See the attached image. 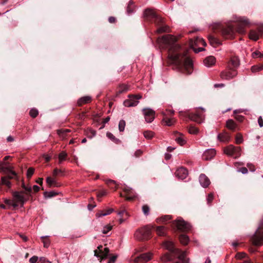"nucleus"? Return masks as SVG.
Listing matches in <instances>:
<instances>
[{"label":"nucleus","mask_w":263,"mask_h":263,"mask_svg":"<svg viewBox=\"0 0 263 263\" xmlns=\"http://www.w3.org/2000/svg\"><path fill=\"white\" fill-rule=\"evenodd\" d=\"M178 38L171 34H165L157 39L158 44L162 47H168L167 62L183 68L187 74L192 72L193 62L187 55V51L177 44Z\"/></svg>","instance_id":"f257e3e1"},{"label":"nucleus","mask_w":263,"mask_h":263,"mask_svg":"<svg viewBox=\"0 0 263 263\" xmlns=\"http://www.w3.org/2000/svg\"><path fill=\"white\" fill-rule=\"evenodd\" d=\"M153 226H146L138 229L134 234L135 238L138 240H147L150 238Z\"/></svg>","instance_id":"f03ea898"},{"label":"nucleus","mask_w":263,"mask_h":263,"mask_svg":"<svg viewBox=\"0 0 263 263\" xmlns=\"http://www.w3.org/2000/svg\"><path fill=\"white\" fill-rule=\"evenodd\" d=\"M12 197L15 203L17 204V206L19 205L23 206L24 203L27 201L30 197L28 194H25L24 191H14L12 193Z\"/></svg>","instance_id":"7ed1b4c3"},{"label":"nucleus","mask_w":263,"mask_h":263,"mask_svg":"<svg viewBox=\"0 0 263 263\" xmlns=\"http://www.w3.org/2000/svg\"><path fill=\"white\" fill-rule=\"evenodd\" d=\"M190 47L193 48V50L196 53H198L200 51L204 50V49L202 47L197 48V47L202 45L203 46H206V43L204 40L200 37H196L194 39H191L190 42Z\"/></svg>","instance_id":"20e7f679"},{"label":"nucleus","mask_w":263,"mask_h":263,"mask_svg":"<svg viewBox=\"0 0 263 263\" xmlns=\"http://www.w3.org/2000/svg\"><path fill=\"white\" fill-rule=\"evenodd\" d=\"M223 152L227 155L233 156L236 158L241 156V149L239 146H235L233 145H229L224 148Z\"/></svg>","instance_id":"39448f33"},{"label":"nucleus","mask_w":263,"mask_h":263,"mask_svg":"<svg viewBox=\"0 0 263 263\" xmlns=\"http://www.w3.org/2000/svg\"><path fill=\"white\" fill-rule=\"evenodd\" d=\"M144 17L147 20H154V22L158 25L162 22V18L153 9H146L144 12Z\"/></svg>","instance_id":"423d86ee"},{"label":"nucleus","mask_w":263,"mask_h":263,"mask_svg":"<svg viewBox=\"0 0 263 263\" xmlns=\"http://www.w3.org/2000/svg\"><path fill=\"white\" fill-rule=\"evenodd\" d=\"M153 254L151 252L143 253L133 259L134 263H145L152 259Z\"/></svg>","instance_id":"0eeeda50"},{"label":"nucleus","mask_w":263,"mask_h":263,"mask_svg":"<svg viewBox=\"0 0 263 263\" xmlns=\"http://www.w3.org/2000/svg\"><path fill=\"white\" fill-rule=\"evenodd\" d=\"M141 98L142 96L139 94L137 95L129 96V99L125 100L124 101V105L128 107L137 106L139 103V101L138 100Z\"/></svg>","instance_id":"6e6552de"},{"label":"nucleus","mask_w":263,"mask_h":263,"mask_svg":"<svg viewBox=\"0 0 263 263\" xmlns=\"http://www.w3.org/2000/svg\"><path fill=\"white\" fill-rule=\"evenodd\" d=\"M237 74V72L235 68H228L222 71L220 76L223 80H229L236 77Z\"/></svg>","instance_id":"1a4fd4ad"},{"label":"nucleus","mask_w":263,"mask_h":263,"mask_svg":"<svg viewBox=\"0 0 263 263\" xmlns=\"http://www.w3.org/2000/svg\"><path fill=\"white\" fill-rule=\"evenodd\" d=\"M237 22V31L239 33H244L246 27L250 24L249 20L245 17H240L238 18Z\"/></svg>","instance_id":"9d476101"},{"label":"nucleus","mask_w":263,"mask_h":263,"mask_svg":"<svg viewBox=\"0 0 263 263\" xmlns=\"http://www.w3.org/2000/svg\"><path fill=\"white\" fill-rule=\"evenodd\" d=\"M109 252L108 248H103L101 245L99 246L94 251L95 255L99 258L101 261L107 257Z\"/></svg>","instance_id":"9b49d317"},{"label":"nucleus","mask_w":263,"mask_h":263,"mask_svg":"<svg viewBox=\"0 0 263 263\" xmlns=\"http://www.w3.org/2000/svg\"><path fill=\"white\" fill-rule=\"evenodd\" d=\"M252 243L255 246L263 245V231L257 230L251 238Z\"/></svg>","instance_id":"f8f14e48"},{"label":"nucleus","mask_w":263,"mask_h":263,"mask_svg":"<svg viewBox=\"0 0 263 263\" xmlns=\"http://www.w3.org/2000/svg\"><path fill=\"white\" fill-rule=\"evenodd\" d=\"M173 224L176 226L177 229L182 231H189L191 228V226L189 223L181 219L174 221Z\"/></svg>","instance_id":"ddd939ff"},{"label":"nucleus","mask_w":263,"mask_h":263,"mask_svg":"<svg viewBox=\"0 0 263 263\" xmlns=\"http://www.w3.org/2000/svg\"><path fill=\"white\" fill-rule=\"evenodd\" d=\"M145 121L147 123L152 122L155 119V111L151 108H144L142 110Z\"/></svg>","instance_id":"4468645a"},{"label":"nucleus","mask_w":263,"mask_h":263,"mask_svg":"<svg viewBox=\"0 0 263 263\" xmlns=\"http://www.w3.org/2000/svg\"><path fill=\"white\" fill-rule=\"evenodd\" d=\"M175 175L178 179L183 180L187 176L188 171L185 168L181 167L176 170Z\"/></svg>","instance_id":"2eb2a0df"},{"label":"nucleus","mask_w":263,"mask_h":263,"mask_svg":"<svg viewBox=\"0 0 263 263\" xmlns=\"http://www.w3.org/2000/svg\"><path fill=\"white\" fill-rule=\"evenodd\" d=\"M216 155V151L214 148H211L205 151L202 155L203 159L210 160L213 159Z\"/></svg>","instance_id":"dca6fc26"},{"label":"nucleus","mask_w":263,"mask_h":263,"mask_svg":"<svg viewBox=\"0 0 263 263\" xmlns=\"http://www.w3.org/2000/svg\"><path fill=\"white\" fill-rule=\"evenodd\" d=\"M199 180L200 184L203 187H207L211 183L210 179L204 174L200 175Z\"/></svg>","instance_id":"f3484780"},{"label":"nucleus","mask_w":263,"mask_h":263,"mask_svg":"<svg viewBox=\"0 0 263 263\" xmlns=\"http://www.w3.org/2000/svg\"><path fill=\"white\" fill-rule=\"evenodd\" d=\"M189 117L191 120H193L198 123H201L203 120L201 114H199L198 112L189 114Z\"/></svg>","instance_id":"a211bd4d"},{"label":"nucleus","mask_w":263,"mask_h":263,"mask_svg":"<svg viewBox=\"0 0 263 263\" xmlns=\"http://www.w3.org/2000/svg\"><path fill=\"white\" fill-rule=\"evenodd\" d=\"M92 98L90 96H84L78 99L77 101V105L79 106H81L84 104H88L91 102Z\"/></svg>","instance_id":"6ab92c4d"},{"label":"nucleus","mask_w":263,"mask_h":263,"mask_svg":"<svg viewBox=\"0 0 263 263\" xmlns=\"http://www.w3.org/2000/svg\"><path fill=\"white\" fill-rule=\"evenodd\" d=\"M262 31L261 29H259L258 31L251 30L249 34V38L253 41H257L259 36L262 34Z\"/></svg>","instance_id":"aec40b11"},{"label":"nucleus","mask_w":263,"mask_h":263,"mask_svg":"<svg viewBox=\"0 0 263 263\" xmlns=\"http://www.w3.org/2000/svg\"><path fill=\"white\" fill-rule=\"evenodd\" d=\"M217 139L220 142H227L230 140V136L226 132H223L218 135Z\"/></svg>","instance_id":"412c9836"},{"label":"nucleus","mask_w":263,"mask_h":263,"mask_svg":"<svg viewBox=\"0 0 263 263\" xmlns=\"http://www.w3.org/2000/svg\"><path fill=\"white\" fill-rule=\"evenodd\" d=\"M176 122V120L174 118L168 117L167 116H164L162 119V122L165 125L171 126L173 125Z\"/></svg>","instance_id":"4be33fe9"},{"label":"nucleus","mask_w":263,"mask_h":263,"mask_svg":"<svg viewBox=\"0 0 263 263\" xmlns=\"http://www.w3.org/2000/svg\"><path fill=\"white\" fill-rule=\"evenodd\" d=\"M13 171V167L10 165L8 163H6L4 161L3 162V165L2 167V172L5 174H7L8 173Z\"/></svg>","instance_id":"5701e85b"},{"label":"nucleus","mask_w":263,"mask_h":263,"mask_svg":"<svg viewBox=\"0 0 263 263\" xmlns=\"http://www.w3.org/2000/svg\"><path fill=\"white\" fill-rule=\"evenodd\" d=\"M216 59L213 56H209L206 58L203 61L204 64L206 67H211L214 65Z\"/></svg>","instance_id":"b1692460"},{"label":"nucleus","mask_w":263,"mask_h":263,"mask_svg":"<svg viewBox=\"0 0 263 263\" xmlns=\"http://www.w3.org/2000/svg\"><path fill=\"white\" fill-rule=\"evenodd\" d=\"M155 229L157 234L159 236H164L166 234V229L164 226H157L153 229Z\"/></svg>","instance_id":"393cba45"},{"label":"nucleus","mask_w":263,"mask_h":263,"mask_svg":"<svg viewBox=\"0 0 263 263\" xmlns=\"http://www.w3.org/2000/svg\"><path fill=\"white\" fill-rule=\"evenodd\" d=\"M174 134L178 135L179 136L175 138V141L178 143L180 145L183 146L186 143V140L184 138L183 135L180 133H178L177 132H175L174 133Z\"/></svg>","instance_id":"a878e982"},{"label":"nucleus","mask_w":263,"mask_h":263,"mask_svg":"<svg viewBox=\"0 0 263 263\" xmlns=\"http://www.w3.org/2000/svg\"><path fill=\"white\" fill-rule=\"evenodd\" d=\"M234 33V28L231 26H228L222 30V33L224 35L232 36Z\"/></svg>","instance_id":"bb28decb"},{"label":"nucleus","mask_w":263,"mask_h":263,"mask_svg":"<svg viewBox=\"0 0 263 263\" xmlns=\"http://www.w3.org/2000/svg\"><path fill=\"white\" fill-rule=\"evenodd\" d=\"M118 214L121 217L119 219L120 223L123 222L129 216L128 213L124 210L118 212Z\"/></svg>","instance_id":"cd10ccee"},{"label":"nucleus","mask_w":263,"mask_h":263,"mask_svg":"<svg viewBox=\"0 0 263 263\" xmlns=\"http://www.w3.org/2000/svg\"><path fill=\"white\" fill-rule=\"evenodd\" d=\"M46 182L50 187H58L59 186L55 179L50 177H47Z\"/></svg>","instance_id":"c85d7f7f"},{"label":"nucleus","mask_w":263,"mask_h":263,"mask_svg":"<svg viewBox=\"0 0 263 263\" xmlns=\"http://www.w3.org/2000/svg\"><path fill=\"white\" fill-rule=\"evenodd\" d=\"M237 125L232 119L228 120L226 122V127L231 130H234L236 128Z\"/></svg>","instance_id":"c756f323"},{"label":"nucleus","mask_w":263,"mask_h":263,"mask_svg":"<svg viewBox=\"0 0 263 263\" xmlns=\"http://www.w3.org/2000/svg\"><path fill=\"white\" fill-rule=\"evenodd\" d=\"M69 132H70V130L68 129H61L57 130L58 135L62 139H64L66 133Z\"/></svg>","instance_id":"7c9ffc66"},{"label":"nucleus","mask_w":263,"mask_h":263,"mask_svg":"<svg viewBox=\"0 0 263 263\" xmlns=\"http://www.w3.org/2000/svg\"><path fill=\"white\" fill-rule=\"evenodd\" d=\"M179 239L180 243L183 245H186L189 241L188 236L184 234L180 235Z\"/></svg>","instance_id":"2f4dec72"},{"label":"nucleus","mask_w":263,"mask_h":263,"mask_svg":"<svg viewBox=\"0 0 263 263\" xmlns=\"http://www.w3.org/2000/svg\"><path fill=\"white\" fill-rule=\"evenodd\" d=\"M128 89V86L125 84H120L118 88V92L119 93H122L126 92Z\"/></svg>","instance_id":"473e14b6"},{"label":"nucleus","mask_w":263,"mask_h":263,"mask_svg":"<svg viewBox=\"0 0 263 263\" xmlns=\"http://www.w3.org/2000/svg\"><path fill=\"white\" fill-rule=\"evenodd\" d=\"M172 218L170 215H164L161 217L156 219V222L157 223H164Z\"/></svg>","instance_id":"72a5a7b5"},{"label":"nucleus","mask_w":263,"mask_h":263,"mask_svg":"<svg viewBox=\"0 0 263 263\" xmlns=\"http://www.w3.org/2000/svg\"><path fill=\"white\" fill-rule=\"evenodd\" d=\"M170 31V27L167 25H164L160 27L157 30V32L158 33H161L163 32H169Z\"/></svg>","instance_id":"f704fd0d"},{"label":"nucleus","mask_w":263,"mask_h":263,"mask_svg":"<svg viewBox=\"0 0 263 263\" xmlns=\"http://www.w3.org/2000/svg\"><path fill=\"white\" fill-rule=\"evenodd\" d=\"M1 183L3 184V185L7 186L8 188H10L11 187V183L7 177H2Z\"/></svg>","instance_id":"c9c22d12"},{"label":"nucleus","mask_w":263,"mask_h":263,"mask_svg":"<svg viewBox=\"0 0 263 263\" xmlns=\"http://www.w3.org/2000/svg\"><path fill=\"white\" fill-rule=\"evenodd\" d=\"M106 184L111 189L116 190L117 188V184L115 181L111 179L106 180Z\"/></svg>","instance_id":"e433bc0d"},{"label":"nucleus","mask_w":263,"mask_h":263,"mask_svg":"<svg viewBox=\"0 0 263 263\" xmlns=\"http://www.w3.org/2000/svg\"><path fill=\"white\" fill-rule=\"evenodd\" d=\"M112 211H113V209H109L106 211V212H103L102 211L100 212H98L96 214V215L98 218H99L102 216H104L109 215V214H111L112 212Z\"/></svg>","instance_id":"4c0bfd02"},{"label":"nucleus","mask_w":263,"mask_h":263,"mask_svg":"<svg viewBox=\"0 0 263 263\" xmlns=\"http://www.w3.org/2000/svg\"><path fill=\"white\" fill-rule=\"evenodd\" d=\"M67 156V154L65 152L62 151L61 152L58 156L59 163H61L63 161L65 160Z\"/></svg>","instance_id":"58836bf2"},{"label":"nucleus","mask_w":263,"mask_h":263,"mask_svg":"<svg viewBox=\"0 0 263 263\" xmlns=\"http://www.w3.org/2000/svg\"><path fill=\"white\" fill-rule=\"evenodd\" d=\"M230 63L233 66V68L237 67L239 65V60L237 57L232 58Z\"/></svg>","instance_id":"ea45409f"},{"label":"nucleus","mask_w":263,"mask_h":263,"mask_svg":"<svg viewBox=\"0 0 263 263\" xmlns=\"http://www.w3.org/2000/svg\"><path fill=\"white\" fill-rule=\"evenodd\" d=\"M4 202L9 205V206H13V208H16L17 207V204L15 203V201H14V199L12 197V200H10V199H4Z\"/></svg>","instance_id":"a19ab883"},{"label":"nucleus","mask_w":263,"mask_h":263,"mask_svg":"<svg viewBox=\"0 0 263 263\" xmlns=\"http://www.w3.org/2000/svg\"><path fill=\"white\" fill-rule=\"evenodd\" d=\"M188 132L190 134L197 135L199 133V129L194 126H190L189 127Z\"/></svg>","instance_id":"79ce46f5"},{"label":"nucleus","mask_w":263,"mask_h":263,"mask_svg":"<svg viewBox=\"0 0 263 263\" xmlns=\"http://www.w3.org/2000/svg\"><path fill=\"white\" fill-rule=\"evenodd\" d=\"M143 135L146 139H151L154 136V133L151 130H146L143 133Z\"/></svg>","instance_id":"37998d69"},{"label":"nucleus","mask_w":263,"mask_h":263,"mask_svg":"<svg viewBox=\"0 0 263 263\" xmlns=\"http://www.w3.org/2000/svg\"><path fill=\"white\" fill-rule=\"evenodd\" d=\"M106 136L107 137L110 139L111 140H112V141H114V142L116 143H118L120 142V140L116 138L114 135L112 134H111V133L110 132H107L106 133Z\"/></svg>","instance_id":"c03bdc74"},{"label":"nucleus","mask_w":263,"mask_h":263,"mask_svg":"<svg viewBox=\"0 0 263 263\" xmlns=\"http://www.w3.org/2000/svg\"><path fill=\"white\" fill-rule=\"evenodd\" d=\"M209 41L210 44L214 47H216L217 44H219L217 40L213 36H210L209 37Z\"/></svg>","instance_id":"a18cd8bd"},{"label":"nucleus","mask_w":263,"mask_h":263,"mask_svg":"<svg viewBox=\"0 0 263 263\" xmlns=\"http://www.w3.org/2000/svg\"><path fill=\"white\" fill-rule=\"evenodd\" d=\"M243 141L242 135L238 133L236 135L235 137V142L236 144H239L242 143Z\"/></svg>","instance_id":"49530a36"},{"label":"nucleus","mask_w":263,"mask_h":263,"mask_svg":"<svg viewBox=\"0 0 263 263\" xmlns=\"http://www.w3.org/2000/svg\"><path fill=\"white\" fill-rule=\"evenodd\" d=\"M134 5L133 2H129L127 7V12L128 14H130L133 12L134 10Z\"/></svg>","instance_id":"de8ad7c7"},{"label":"nucleus","mask_w":263,"mask_h":263,"mask_svg":"<svg viewBox=\"0 0 263 263\" xmlns=\"http://www.w3.org/2000/svg\"><path fill=\"white\" fill-rule=\"evenodd\" d=\"M41 239H42V241L44 244V247L45 248H48L50 245V240L48 239L47 236H42L41 237Z\"/></svg>","instance_id":"09e8293b"},{"label":"nucleus","mask_w":263,"mask_h":263,"mask_svg":"<svg viewBox=\"0 0 263 263\" xmlns=\"http://www.w3.org/2000/svg\"><path fill=\"white\" fill-rule=\"evenodd\" d=\"M120 196L121 197H125V199L126 200H128V201L132 200L134 198L136 197V196L135 195V194L134 193H133L132 194H126V195H124L121 193L120 194Z\"/></svg>","instance_id":"8fccbe9b"},{"label":"nucleus","mask_w":263,"mask_h":263,"mask_svg":"<svg viewBox=\"0 0 263 263\" xmlns=\"http://www.w3.org/2000/svg\"><path fill=\"white\" fill-rule=\"evenodd\" d=\"M125 121L123 120L120 121L119 123V130L120 132H123L125 127Z\"/></svg>","instance_id":"3c124183"},{"label":"nucleus","mask_w":263,"mask_h":263,"mask_svg":"<svg viewBox=\"0 0 263 263\" xmlns=\"http://www.w3.org/2000/svg\"><path fill=\"white\" fill-rule=\"evenodd\" d=\"M39 111L37 109L32 108L30 110L29 115L32 118H35L37 116Z\"/></svg>","instance_id":"603ef678"},{"label":"nucleus","mask_w":263,"mask_h":263,"mask_svg":"<svg viewBox=\"0 0 263 263\" xmlns=\"http://www.w3.org/2000/svg\"><path fill=\"white\" fill-rule=\"evenodd\" d=\"M214 199V193H211L209 194L206 197L207 203L209 204H211Z\"/></svg>","instance_id":"864d4df0"},{"label":"nucleus","mask_w":263,"mask_h":263,"mask_svg":"<svg viewBox=\"0 0 263 263\" xmlns=\"http://www.w3.org/2000/svg\"><path fill=\"white\" fill-rule=\"evenodd\" d=\"M112 227L110 224H107L104 226L102 230V233L103 234H107V233L112 229Z\"/></svg>","instance_id":"5fc2aeb1"},{"label":"nucleus","mask_w":263,"mask_h":263,"mask_svg":"<svg viewBox=\"0 0 263 263\" xmlns=\"http://www.w3.org/2000/svg\"><path fill=\"white\" fill-rule=\"evenodd\" d=\"M23 191L25 194H28V196L29 197L31 196V193L32 191L31 187L30 185H26V187L24 189Z\"/></svg>","instance_id":"6e6d98bb"},{"label":"nucleus","mask_w":263,"mask_h":263,"mask_svg":"<svg viewBox=\"0 0 263 263\" xmlns=\"http://www.w3.org/2000/svg\"><path fill=\"white\" fill-rule=\"evenodd\" d=\"M6 175V176L5 177H7L8 179H13L15 176H16V173L14 171H12Z\"/></svg>","instance_id":"4d7b16f0"},{"label":"nucleus","mask_w":263,"mask_h":263,"mask_svg":"<svg viewBox=\"0 0 263 263\" xmlns=\"http://www.w3.org/2000/svg\"><path fill=\"white\" fill-rule=\"evenodd\" d=\"M142 211L145 215H148L149 212V207L147 205H144L142 208Z\"/></svg>","instance_id":"13d9d810"},{"label":"nucleus","mask_w":263,"mask_h":263,"mask_svg":"<svg viewBox=\"0 0 263 263\" xmlns=\"http://www.w3.org/2000/svg\"><path fill=\"white\" fill-rule=\"evenodd\" d=\"M246 256H247V254L245 253L239 252V253H237L236 254L235 257H236V258H237L238 259H242V258L246 257Z\"/></svg>","instance_id":"bf43d9fd"},{"label":"nucleus","mask_w":263,"mask_h":263,"mask_svg":"<svg viewBox=\"0 0 263 263\" xmlns=\"http://www.w3.org/2000/svg\"><path fill=\"white\" fill-rule=\"evenodd\" d=\"M44 196L46 197V198H51L54 196H55V195H57V194L53 192H45L44 193Z\"/></svg>","instance_id":"052dcab7"},{"label":"nucleus","mask_w":263,"mask_h":263,"mask_svg":"<svg viewBox=\"0 0 263 263\" xmlns=\"http://www.w3.org/2000/svg\"><path fill=\"white\" fill-rule=\"evenodd\" d=\"M63 172H64V171H62V170L58 169L56 168L53 171V176L54 177H57V176H58L60 174L63 173Z\"/></svg>","instance_id":"680f3d73"},{"label":"nucleus","mask_w":263,"mask_h":263,"mask_svg":"<svg viewBox=\"0 0 263 263\" xmlns=\"http://www.w3.org/2000/svg\"><path fill=\"white\" fill-rule=\"evenodd\" d=\"M34 170L32 167H30L28 169L27 172V177L30 178L34 173Z\"/></svg>","instance_id":"e2e57ef3"},{"label":"nucleus","mask_w":263,"mask_h":263,"mask_svg":"<svg viewBox=\"0 0 263 263\" xmlns=\"http://www.w3.org/2000/svg\"><path fill=\"white\" fill-rule=\"evenodd\" d=\"M174 111L171 109H166L164 112H163V116H171L174 114Z\"/></svg>","instance_id":"0e129e2a"},{"label":"nucleus","mask_w":263,"mask_h":263,"mask_svg":"<svg viewBox=\"0 0 263 263\" xmlns=\"http://www.w3.org/2000/svg\"><path fill=\"white\" fill-rule=\"evenodd\" d=\"M37 263H51V262L47 260L44 257H41L39 258V261Z\"/></svg>","instance_id":"69168bd1"},{"label":"nucleus","mask_w":263,"mask_h":263,"mask_svg":"<svg viewBox=\"0 0 263 263\" xmlns=\"http://www.w3.org/2000/svg\"><path fill=\"white\" fill-rule=\"evenodd\" d=\"M39 258L36 256H33L29 259L30 263H37L39 261Z\"/></svg>","instance_id":"338daca9"},{"label":"nucleus","mask_w":263,"mask_h":263,"mask_svg":"<svg viewBox=\"0 0 263 263\" xmlns=\"http://www.w3.org/2000/svg\"><path fill=\"white\" fill-rule=\"evenodd\" d=\"M257 230L263 231V217L260 219Z\"/></svg>","instance_id":"774afa93"}]
</instances>
